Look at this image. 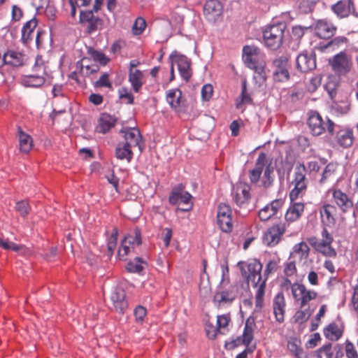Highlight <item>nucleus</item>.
<instances>
[{
  "label": "nucleus",
  "mask_w": 358,
  "mask_h": 358,
  "mask_svg": "<svg viewBox=\"0 0 358 358\" xmlns=\"http://www.w3.org/2000/svg\"><path fill=\"white\" fill-rule=\"evenodd\" d=\"M296 262L294 259L289 258V262L285 264L284 268V273L287 276H292L296 273Z\"/></svg>",
  "instance_id": "obj_56"
},
{
  "label": "nucleus",
  "mask_w": 358,
  "mask_h": 358,
  "mask_svg": "<svg viewBox=\"0 0 358 358\" xmlns=\"http://www.w3.org/2000/svg\"><path fill=\"white\" fill-rule=\"evenodd\" d=\"M217 221L222 231L230 232L233 229L231 210L226 203H220L217 207Z\"/></svg>",
  "instance_id": "obj_12"
},
{
  "label": "nucleus",
  "mask_w": 358,
  "mask_h": 358,
  "mask_svg": "<svg viewBox=\"0 0 358 358\" xmlns=\"http://www.w3.org/2000/svg\"><path fill=\"white\" fill-rule=\"evenodd\" d=\"M116 123V118L108 113L101 114L98 124L96 127V131L101 134H106L113 128Z\"/></svg>",
  "instance_id": "obj_29"
},
{
  "label": "nucleus",
  "mask_w": 358,
  "mask_h": 358,
  "mask_svg": "<svg viewBox=\"0 0 358 358\" xmlns=\"http://www.w3.org/2000/svg\"><path fill=\"white\" fill-rule=\"evenodd\" d=\"M19 148L21 152L29 153L33 148V139L30 135L25 133L20 127L17 129Z\"/></svg>",
  "instance_id": "obj_32"
},
{
  "label": "nucleus",
  "mask_w": 358,
  "mask_h": 358,
  "mask_svg": "<svg viewBox=\"0 0 358 358\" xmlns=\"http://www.w3.org/2000/svg\"><path fill=\"white\" fill-rule=\"evenodd\" d=\"M336 212L335 206L329 203L324 204L320 210L322 223L328 227L334 226L335 224L334 215Z\"/></svg>",
  "instance_id": "obj_30"
},
{
  "label": "nucleus",
  "mask_w": 358,
  "mask_h": 358,
  "mask_svg": "<svg viewBox=\"0 0 358 358\" xmlns=\"http://www.w3.org/2000/svg\"><path fill=\"white\" fill-rule=\"evenodd\" d=\"M146 27L145 20L142 17H138L132 27L133 32L135 35H140L144 31Z\"/></svg>",
  "instance_id": "obj_51"
},
{
  "label": "nucleus",
  "mask_w": 358,
  "mask_h": 358,
  "mask_svg": "<svg viewBox=\"0 0 358 358\" xmlns=\"http://www.w3.org/2000/svg\"><path fill=\"white\" fill-rule=\"evenodd\" d=\"M120 133L122 134V137L124 141L122 143L125 145L131 147L135 148L138 147L140 151L141 152L143 148L141 146V140L142 136L140 133V131L136 128H126L122 129Z\"/></svg>",
  "instance_id": "obj_18"
},
{
  "label": "nucleus",
  "mask_w": 358,
  "mask_h": 358,
  "mask_svg": "<svg viewBox=\"0 0 358 358\" xmlns=\"http://www.w3.org/2000/svg\"><path fill=\"white\" fill-rule=\"evenodd\" d=\"M290 288L294 300L299 303L301 308L305 307L310 301L315 299L317 296V293L315 291L308 289L301 283L294 282L291 285Z\"/></svg>",
  "instance_id": "obj_9"
},
{
  "label": "nucleus",
  "mask_w": 358,
  "mask_h": 358,
  "mask_svg": "<svg viewBox=\"0 0 358 358\" xmlns=\"http://www.w3.org/2000/svg\"><path fill=\"white\" fill-rule=\"evenodd\" d=\"M304 208L305 204L303 203L292 201L285 215L286 221L293 222L298 220L301 217Z\"/></svg>",
  "instance_id": "obj_27"
},
{
  "label": "nucleus",
  "mask_w": 358,
  "mask_h": 358,
  "mask_svg": "<svg viewBox=\"0 0 358 358\" xmlns=\"http://www.w3.org/2000/svg\"><path fill=\"white\" fill-rule=\"evenodd\" d=\"M0 247L5 250H10L19 252L23 255H27L30 253L29 250L27 249L24 245H17L8 241H3L1 238H0Z\"/></svg>",
  "instance_id": "obj_40"
},
{
  "label": "nucleus",
  "mask_w": 358,
  "mask_h": 358,
  "mask_svg": "<svg viewBox=\"0 0 358 358\" xmlns=\"http://www.w3.org/2000/svg\"><path fill=\"white\" fill-rule=\"evenodd\" d=\"M284 201L281 199H275L259 211V217L262 221H267L274 216L282 207Z\"/></svg>",
  "instance_id": "obj_23"
},
{
  "label": "nucleus",
  "mask_w": 358,
  "mask_h": 358,
  "mask_svg": "<svg viewBox=\"0 0 358 358\" xmlns=\"http://www.w3.org/2000/svg\"><path fill=\"white\" fill-rule=\"evenodd\" d=\"M231 317L229 314L221 315L217 317V326L220 334H225L229 331V324Z\"/></svg>",
  "instance_id": "obj_45"
},
{
  "label": "nucleus",
  "mask_w": 358,
  "mask_h": 358,
  "mask_svg": "<svg viewBox=\"0 0 358 358\" xmlns=\"http://www.w3.org/2000/svg\"><path fill=\"white\" fill-rule=\"evenodd\" d=\"M273 78L279 82L289 79L288 59L286 57H280L273 62Z\"/></svg>",
  "instance_id": "obj_16"
},
{
  "label": "nucleus",
  "mask_w": 358,
  "mask_h": 358,
  "mask_svg": "<svg viewBox=\"0 0 358 358\" xmlns=\"http://www.w3.org/2000/svg\"><path fill=\"white\" fill-rule=\"evenodd\" d=\"M332 71L338 76L347 75L352 69V61L350 55L340 52L329 60Z\"/></svg>",
  "instance_id": "obj_8"
},
{
  "label": "nucleus",
  "mask_w": 358,
  "mask_h": 358,
  "mask_svg": "<svg viewBox=\"0 0 358 358\" xmlns=\"http://www.w3.org/2000/svg\"><path fill=\"white\" fill-rule=\"evenodd\" d=\"M80 23L85 28L88 34H92L98 29L101 25V20L94 15L92 10L80 11Z\"/></svg>",
  "instance_id": "obj_19"
},
{
  "label": "nucleus",
  "mask_w": 358,
  "mask_h": 358,
  "mask_svg": "<svg viewBox=\"0 0 358 358\" xmlns=\"http://www.w3.org/2000/svg\"><path fill=\"white\" fill-rule=\"evenodd\" d=\"M252 99L250 95L247 93L246 81L244 80L242 83V92L239 99H236V106L238 109H241L243 106L246 103H250Z\"/></svg>",
  "instance_id": "obj_46"
},
{
  "label": "nucleus",
  "mask_w": 358,
  "mask_h": 358,
  "mask_svg": "<svg viewBox=\"0 0 358 358\" xmlns=\"http://www.w3.org/2000/svg\"><path fill=\"white\" fill-rule=\"evenodd\" d=\"M324 334L330 341H338L343 335L342 330L335 323L329 324L324 329Z\"/></svg>",
  "instance_id": "obj_39"
},
{
  "label": "nucleus",
  "mask_w": 358,
  "mask_h": 358,
  "mask_svg": "<svg viewBox=\"0 0 358 358\" xmlns=\"http://www.w3.org/2000/svg\"><path fill=\"white\" fill-rule=\"evenodd\" d=\"M243 59L246 66L261 74L263 72V54L255 45H245L243 49Z\"/></svg>",
  "instance_id": "obj_7"
},
{
  "label": "nucleus",
  "mask_w": 358,
  "mask_h": 358,
  "mask_svg": "<svg viewBox=\"0 0 358 358\" xmlns=\"http://www.w3.org/2000/svg\"><path fill=\"white\" fill-rule=\"evenodd\" d=\"M206 332L207 336L210 339H214L217 334H220V329L217 326L215 327L211 324L207 323L206 324Z\"/></svg>",
  "instance_id": "obj_59"
},
{
  "label": "nucleus",
  "mask_w": 358,
  "mask_h": 358,
  "mask_svg": "<svg viewBox=\"0 0 358 358\" xmlns=\"http://www.w3.org/2000/svg\"><path fill=\"white\" fill-rule=\"evenodd\" d=\"M286 300L282 292L276 294L272 300L273 313L275 321L280 324L284 322L286 313Z\"/></svg>",
  "instance_id": "obj_15"
},
{
  "label": "nucleus",
  "mask_w": 358,
  "mask_h": 358,
  "mask_svg": "<svg viewBox=\"0 0 358 358\" xmlns=\"http://www.w3.org/2000/svg\"><path fill=\"white\" fill-rule=\"evenodd\" d=\"M172 64L178 66V71L181 77L188 81L192 76L190 60L185 55H180L177 52H173L170 55Z\"/></svg>",
  "instance_id": "obj_13"
},
{
  "label": "nucleus",
  "mask_w": 358,
  "mask_h": 358,
  "mask_svg": "<svg viewBox=\"0 0 358 358\" xmlns=\"http://www.w3.org/2000/svg\"><path fill=\"white\" fill-rule=\"evenodd\" d=\"M129 81L134 90L138 92L144 83V77L142 71L138 69H129Z\"/></svg>",
  "instance_id": "obj_34"
},
{
  "label": "nucleus",
  "mask_w": 358,
  "mask_h": 358,
  "mask_svg": "<svg viewBox=\"0 0 358 358\" xmlns=\"http://www.w3.org/2000/svg\"><path fill=\"white\" fill-rule=\"evenodd\" d=\"M250 189V185L243 182H238L234 187L232 195L235 203L238 206L241 207L249 201Z\"/></svg>",
  "instance_id": "obj_17"
},
{
  "label": "nucleus",
  "mask_w": 358,
  "mask_h": 358,
  "mask_svg": "<svg viewBox=\"0 0 358 358\" xmlns=\"http://www.w3.org/2000/svg\"><path fill=\"white\" fill-rule=\"evenodd\" d=\"M235 299V294L230 290H222L217 292L213 297V302L221 306L225 303L232 302Z\"/></svg>",
  "instance_id": "obj_36"
},
{
  "label": "nucleus",
  "mask_w": 358,
  "mask_h": 358,
  "mask_svg": "<svg viewBox=\"0 0 358 358\" xmlns=\"http://www.w3.org/2000/svg\"><path fill=\"white\" fill-rule=\"evenodd\" d=\"M37 20L32 18L27 22L22 29V41L24 44H28L35 36L34 31L37 27Z\"/></svg>",
  "instance_id": "obj_33"
},
{
  "label": "nucleus",
  "mask_w": 358,
  "mask_h": 358,
  "mask_svg": "<svg viewBox=\"0 0 358 358\" xmlns=\"http://www.w3.org/2000/svg\"><path fill=\"white\" fill-rule=\"evenodd\" d=\"M147 313L146 309L141 306H137L134 310V316L136 322L142 323Z\"/></svg>",
  "instance_id": "obj_58"
},
{
  "label": "nucleus",
  "mask_w": 358,
  "mask_h": 358,
  "mask_svg": "<svg viewBox=\"0 0 358 358\" xmlns=\"http://www.w3.org/2000/svg\"><path fill=\"white\" fill-rule=\"evenodd\" d=\"M286 229L287 224L285 222L273 224L265 233L264 243L268 246L276 245L280 241Z\"/></svg>",
  "instance_id": "obj_11"
},
{
  "label": "nucleus",
  "mask_w": 358,
  "mask_h": 358,
  "mask_svg": "<svg viewBox=\"0 0 358 358\" xmlns=\"http://www.w3.org/2000/svg\"><path fill=\"white\" fill-rule=\"evenodd\" d=\"M243 278L252 287L256 289L255 299V311L260 312L264 305V294L266 289V278L262 275V264L256 259H250L248 262H239L238 263Z\"/></svg>",
  "instance_id": "obj_1"
},
{
  "label": "nucleus",
  "mask_w": 358,
  "mask_h": 358,
  "mask_svg": "<svg viewBox=\"0 0 358 358\" xmlns=\"http://www.w3.org/2000/svg\"><path fill=\"white\" fill-rule=\"evenodd\" d=\"M38 69H42V73L33 74L26 76L23 80V83L25 86L31 87H39L44 84L45 81L43 77V74L45 73L44 66L43 65L39 66L38 64H36L34 66V71H37Z\"/></svg>",
  "instance_id": "obj_28"
},
{
  "label": "nucleus",
  "mask_w": 358,
  "mask_h": 358,
  "mask_svg": "<svg viewBox=\"0 0 358 358\" xmlns=\"http://www.w3.org/2000/svg\"><path fill=\"white\" fill-rule=\"evenodd\" d=\"M145 264V262L140 257H136L133 261L128 262L126 268L130 272H140L143 270V264Z\"/></svg>",
  "instance_id": "obj_48"
},
{
  "label": "nucleus",
  "mask_w": 358,
  "mask_h": 358,
  "mask_svg": "<svg viewBox=\"0 0 358 358\" xmlns=\"http://www.w3.org/2000/svg\"><path fill=\"white\" fill-rule=\"evenodd\" d=\"M337 141L343 147H350L353 142V134L351 130H341L336 135Z\"/></svg>",
  "instance_id": "obj_41"
},
{
  "label": "nucleus",
  "mask_w": 358,
  "mask_h": 358,
  "mask_svg": "<svg viewBox=\"0 0 358 358\" xmlns=\"http://www.w3.org/2000/svg\"><path fill=\"white\" fill-rule=\"evenodd\" d=\"M222 6L218 0H209L203 7V13L208 21L215 22L222 15Z\"/></svg>",
  "instance_id": "obj_21"
},
{
  "label": "nucleus",
  "mask_w": 358,
  "mask_h": 358,
  "mask_svg": "<svg viewBox=\"0 0 358 358\" xmlns=\"http://www.w3.org/2000/svg\"><path fill=\"white\" fill-rule=\"evenodd\" d=\"M311 315L312 311L309 307L304 309L300 307V308L294 313L293 316V320L295 323L301 324L306 322Z\"/></svg>",
  "instance_id": "obj_43"
},
{
  "label": "nucleus",
  "mask_w": 358,
  "mask_h": 358,
  "mask_svg": "<svg viewBox=\"0 0 358 358\" xmlns=\"http://www.w3.org/2000/svg\"><path fill=\"white\" fill-rule=\"evenodd\" d=\"M331 10L339 17H346L350 14L358 17V13L355 10V4L352 0L339 1L331 6Z\"/></svg>",
  "instance_id": "obj_20"
},
{
  "label": "nucleus",
  "mask_w": 358,
  "mask_h": 358,
  "mask_svg": "<svg viewBox=\"0 0 358 358\" xmlns=\"http://www.w3.org/2000/svg\"><path fill=\"white\" fill-rule=\"evenodd\" d=\"M25 61V55L20 52L8 50L4 53V64L15 67L22 66Z\"/></svg>",
  "instance_id": "obj_31"
},
{
  "label": "nucleus",
  "mask_w": 358,
  "mask_h": 358,
  "mask_svg": "<svg viewBox=\"0 0 358 358\" xmlns=\"http://www.w3.org/2000/svg\"><path fill=\"white\" fill-rule=\"evenodd\" d=\"M322 81V76L320 75H317L312 77L307 85L308 90L310 92H314L317 90V88L320 86Z\"/></svg>",
  "instance_id": "obj_52"
},
{
  "label": "nucleus",
  "mask_w": 358,
  "mask_h": 358,
  "mask_svg": "<svg viewBox=\"0 0 358 358\" xmlns=\"http://www.w3.org/2000/svg\"><path fill=\"white\" fill-rule=\"evenodd\" d=\"M336 31V27L326 20H320L315 25L316 34L321 38H329Z\"/></svg>",
  "instance_id": "obj_24"
},
{
  "label": "nucleus",
  "mask_w": 358,
  "mask_h": 358,
  "mask_svg": "<svg viewBox=\"0 0 358 358\" xmlns=\"http://www.w3.org/2000/svg\"><path fill=\"white\" fill-rule=\"evenodd\" d=\"M285 27L284 23H278L267 27L263 33L265 45L272 50L280 48L282 43Z\"/></svg>",
  "instance_id": "obj_6"
},
{
  "label": "nucleus",
  "mask_w": 358,
  "mask_h": 358,
  "mask_svg": "<svg viewBox=\"0 0 358 358\" xmlns=\"http://www.w3.org/2000/svg\"><path fill=\"white\" fill-rule=\"evenodd\" d=\"M129 238V242H127L132 248L135 246H138L141 244V231L138 228H136L133 231L127 234L124 239H128Z\"/></svg>",
  "instance_id": "obj_47"
},
{
  "label": "nucleus",
  "mask_w": 358,
  "mask_h": 358,
  "mask_svg": "<svg viewBox=\"0 0 358 358\" xmlns=\"http://www.w3.org/2000/svg\"><path fill=\"white\" fill-rule=\"evenodd\" d=\"M308 280L312 285L316 286L319 284L318 275L315 271H310L308 275Z\"/></svg>",
  "instance_id": "obj_63"
},
{
  "label": "nucleus",
  "mask_w": 358,
  "mask_h": 358,
  "mask_svg": "<svg viewBox=\"0 0 358 358\" xmlns=\"http://www.w3.org/2000/svg\"><path fill=\"white\" fill-rule=\"evenodd\" d=\"M319 352L320 354H324L326 358H333V352L331 351V344H328L322 346Z\"/></svg>",
  "instance_id": "obj_62"
},
{
  "label": "nucleus",
  "mask_w": 358,
  "mask_h": 358,
  "mask_svg": "<svg viewBox=\"0 0 358 358\" xmlns=\"http://www.w3.org/2000/svg\"><path fill=\"white\" fill-rule=\"evenodd\" d=\"M348 42V38L344 36H338L330 41L325 46V48H332L333 50L337 49L341 45Z\"/></svg>",
  "instance_id": "obj_50"
},
{
  "label": "nucleus",
  "mask_w": 358,
  "mask_h": 358,
  "mask_svg": "<svg viewBox=\"0 0 358 358\" xmlns=\"http://www.w3.org/2000/svg\"><path fill=\"white\" fill-rule=\"evenodd\" d=\"M332 195L333 203L343 213L349 211L353 206V201L349 196L340 189L333 187L328 190Z\"/></svg>",
  "instance_id": "obj_14"
},
{
  "label": "nucleus",
  "mask_w": 358,
  "mask_h": 358,
  "mask_svg": "<svg viewBox=\"0 0 358 358\" xmlns=\"http://www.w3.org/2000/svg\"><path fill=\"white\" fill-rule=\"evenodd\" d=\"M213 92V88L211 85L206 84L203 85L201 90L202 99L205 101H208L211 98Z\"/></svg>",
  "instance_id": "obj_60"
},
{
  "label": "nucleus",
  "mask_w": 358,
  "mask_h": 358,
  "mask_svg": "<svg viewBox=\"0 0 358 358\" xmlns=\"http://www.w3.org/2000/svg\"><path fill=\"white\" fill-rule=\"evenodd\" d=\"M306 175V168L305 165L300 163L297 164L294 167V179L292 181L294 188L289 192L291 201L305 195L308 186V179Z\"/></svg>",
  "instance_id": "obj_5"
},
{
  "label": "nucleus",
  "mask_w": 358,
  "mask_h": 358,
  "mask_svg": "<svg viewBox=\"0 0 358 358\" xmlns=\"http://www.w3.org/2000/svg\"><path fill=\"white\" fill-rule=\"evenodd\" d=\"M166 100L176 110H179L182 104V92L178 89L170 90L166 94Z\"/></svg>",
  "instance_id": "obj_35"
},
{
  "label": "nucleus",
  "mask_w": 358,
  "mask_h": 358,
  "mask_svg": "<svg viewBox=\"0 0 358 358\" xmlns=\"http://www.w3.org/2000/svg\"><path fill=\"white\" fill-rule=\"evenodd\" d=\"M117 234L114 232L108 238L107 247L109 252V255H112L117 245Z\"/></svg>",
  "instance_id": "obj_57"
},
{
  "label": "nucleus",
  "mask_w": 358,
  "mask_h": 358,
  "mask_svg": "<svg viewBox=\"0 0 358 358\" xmlns=\"http://www.w3.org/2000/svg\"><path fill=\"white\" fill-rule=\"evenodd\" d=\"M296 66L301 72H308L316 67L315 59L307 54H300L296 57Z\"/></svg>",
  "instance_id": "obj_26"
},
{
  "label": "nucleus",
  "mask_w": 358,
  "mask_h": 358,
  "mask_svg": "<svg viewBox=\"0 0 358 358\" xmlns=\"http://www.w3.org/2000/svg\"><path fill=\"white\" fill-rule=\"evenodd\" d=\"M345 350L348 358H358V353L352 342L346 341Z\"/></svg>",
  "instance_id": "obj_54"
},
{
  "label": "nucleus",
  "mask_w": 358,
  "mask_h": 358,
  "mask_svg": "<svg viewBox=\"0 0 358 358\" xmlns=\"http://www.w3.org/2000/svg\"><path fill=\"white\" fill-rule=\"evenodd\" d=\"M321 237L322 238L315 236L310 237L308 238V242L317 252L327 257L336 258L337 252L331 245L334 238L325 227L321 231Z\"/></svg>",
  "instance_id": "obj_3"
},
{
  "label": "nucleus",
  "mask_w": 358,
  "mask_h": 358,
  "mask_svg": "<svg viewBox=\"0 0 358 358\" xmlns=\"http://www.w3.org/2000/svg\"><path fill=\"white\" fill-rule=\"evenodd\" d=\"M16 210L22 217H26L30 210V206L26 201H18L15 206Z\"/></svg>",
  "instance_id": "obj_53"
},
{
  "label": "nucleus",
  "mask_w": 358,
  "mask_h": 358,
  "mask_svg": "<svg viewBox=\"0 0 358 358\" xmlns=\"http://www.w3.org/2000/svg\"><path fill=\"white\" fill-rule=\"evenodd\" d=\"M277 268H278V262L276 261H275V260L269 261L266 265L263 278H266V280H267L269 275L274 273L277 270Z\"/></svg>",
  "instance_id": "obj_55"
},
{
  "label": "nucleus",
  "mask_w": 358,
  "mask_h": 358,
  "mask_svg": "<svg viewBox=\"0 0 358 358\" xmlns=\"http://www.w3.org/2000/svg\"><path fill=\"white\" fill-rule=\"evenodd\" d=\"M338 169L336 163L331 162L328 164L322 172V177L319 181L320 185L324 184L328 180L334 176Z\"/></svg>",
  "instance_id": "obj_42"
},
{
  "label": "nucleus",
  "mask_w": 358,
  "mask_h": 358,
  "mask_svg": "<svg viewBox=\"0 0 358 358\" xmlns=\"http://www.w3.org/2000/svg\"><path fill=\"white\" fill-rule=\"evenodd\" d=\"M352 304L353 309L358 313V286L354 289V294L352 297Z\"/></svg>",
  "instance_id": "obj_64"
},
{
  "label": "nucleus",
  "mask_w": 358,
  "mask_h": 358,
  "mask_svg": "<svg viewBox=\"0 0 358 358\" xmlns=\"http://www.w3.org/2000/svg\"><path fill=\"white\" fill-rule=\"evenodd\" d=\"M274 166L268 162L267 155L260 152L255 162V168L249 171V178L252 183H257L261 178L262 186L264 188L271 187L274 181Z\"/></svg>",
  "instance_id": "obj_2"
},
{
  "label": "nucleus",
  "mask_w": 358,
  "mask_h": 358,
  "mask_svg": "<svg viewBox=\"0 0 358 358\" xmlns=\"http://www.w3.org/2000/svg\"><path fill=\"white\" fill-rule=\"evenodd\" d=\"M129 239L130 238H128V239H124L122 241L121 246L117 252V255L120 259H125L127 255H128L131 252V250L134 249L131 246L127 244V242L130 241Z\"/></svg>",
  "instance_id": "obj_49"
},
{
  "label": "nucleus",
  "mask_w": 358,
  "mask_h": 358,
  "mask_svg": "<svg viewBox=\"0 0 358 358\" xmlns=\"http://www.w3.org/2000/svg\"><path fill=\"white\" fill-rule=\"evenodd\" d=\"M310 248L306 243L302 241L294 245L289 259L299 262H306L309 257Z\"/></svg>",
  "instance_id": "obj_25"
},
{
  "label": "nucleus",
  "mask_w": 358,
  "mask_h": 358,
  "mask_svg": "<svg viewBox=\"0 0 358 358\" xmlns=\"http://www.w3.org/2000/svg\"><path fill=\"white\" fill-rule=\"evenodd\" d=\"M307 124L310 133L314 136H320L326 131L331 136L334 135V123L328 118L323 119L317 111L308 113Z\"/></svg>",
  "instance_id": "obj_4"
},
{
  "label": "nucleus",
  "mask_w": 358,
  "mask_h": 358,
  "mask_svg": "<svg viewBox=\"0 0 358 358\" xmlns=\"http://www.w3.org/2000/svg\"><path fill=\"white\" fill-rule=\"evenodd\" d=\"M110 299L117 312L123 313L127 309L128 303L125 299V291L122 288L114 289L111 293Z\"/></svg>",
  "instance_id": "obj_22"
},
{
  "label": "nucleus",
  "mask_w": 358,
  "mask_h": 358,
  "mask_svg": "<svg viewBox=\"0 0 358 358\" xmlns=\"http://www.w3.org/2000/svg\"><path fill=\"white\" fill-rule=\"evenodd\" d=\"M255 320L253 317H249L245 324L243 334V342L245 345H249L253 339V331L255 327Z\"/></svg>",
  "instance_id": "obj_38"
},
{
  "label": "nucleus",
  "mask_w": 358,
  "mask_h": 358,
  "mask_svg": "<svg viewBox=\"0 0 358 358\" xmlns=\"http://www.w3.org/2000/svg\"><path fill=\"white\" fill-rule=\"evenodd\" d=\"M115 157L120 160L125 159L130 162L133 158L132 148L120 142L115 148Z\"/></svg>",
  "instance_id": "obj_37"
},
{
  "label": "nucleus",
  "mask_w": 358,
  "mask_h": 358,
  "mask_svg": "<svg viewBox=\"0 0 358 358\" xmlns=\"http://www.w3.org/2000/svg\"><path fill=\"white\" fill-rule=\"evenodd\" d=\"M96 86L110 87L111 84L108 80V76L107 74L102 75L96 82Z\"/></svg>",
  "instance_id": "obj_61"
},
{
  "label": "nucleus",
  "mask_w": 358,
  "mask_h": 358,
  "mask_svg": "<svg viewBox=\"0 0 358 358\" xmlns=\"http://www.w3.org/2000/svg\"><path fill=\"white\" fill-rule=\"evenodd\" d=\"M191 199L192 195L189 192H185L182 186L175 187L169 198V202L172 205L183 203L187 206L186 208H178V210L181 211H188L192 208Z\"/></svg>",
  "instance_id": "obj_10"
},
{
  "label": "nucleus",
  "mask_w": 358,
  "mask_h": 358,
  "mask_svg": "<svg viewBox=\"0 0 358 358\" xmlns=\"http://www.w3.org/2000/svg\"><path fill=\"white\" fill-rule=\"evenodd\" d=\"M301 345V341L295 338H290L287 342L288 350L297 358H301L303 352V349Z\"/></svg>",
  "instance_id": "obj_44"
}]
</instances>
